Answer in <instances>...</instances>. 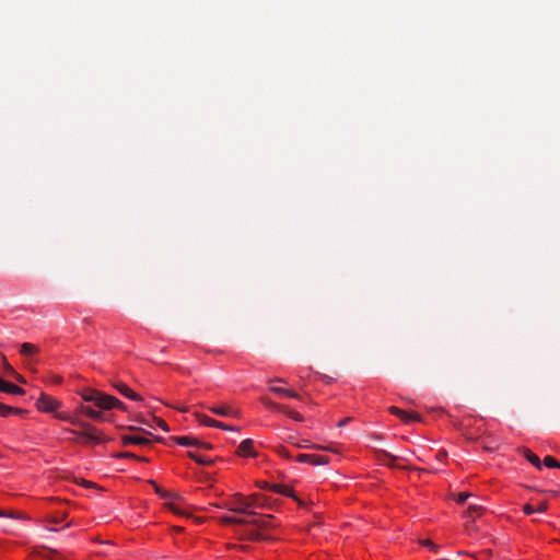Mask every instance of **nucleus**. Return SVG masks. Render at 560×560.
Returning a JSON list of instances; mask_svg holds the SVG:
<instances>
[{
    "label": "nucleus",
    "instance_id": "obj_1",
    "mask_svg": "<svg viewBox=\"0 0 560 560\" xmlns=\"http://www.w3.org/2000/svg\"><path fill=\"white\" fill-rule=\"evenodd\" d=\"M65 433L71 434L69 440L81 444H102L107 441L105 434L93 424L84 425L81 430L65 429Z\"/></svg>",
    "mask_w": 560,
    "mask_h": 560
},
{
    "label": "nucleus",
    "instance_id": "obj_2",
    "mask_svg": "<svg viewBox=\"0 0 560 560\" xmlns=\"http://www.w3.org/2000/svg\"><path fill=\"white\" fill-rule=\"evenodd\" d=\"M217 508L226 509L231 512L247 515L249 514L248 504L245 502V495L242 493H235L221 503L214 504Z\"/></svg>",
    "mask_w": 560,
    "mask_h": 560
},
{
    "label": "nucleus",
    "instance_id": "obj_3",
    "mask_svg": "<svg viewBox=\"0 0 560 560\" xmlns=\"http://www.w3.org/2000/svg\"><path fill=\"white\" fill-rule=\"evenodd\" d=\"M35 405L37 410L40 412L55 413L61 408L62 402L57 398H54L45 393H42L37 398Z\"/></svg>",
    "mask_w": 560,
    "mask_h": 560
},
{
    "label": "nucleus",
    "instance_id": "obj_4",
    "mask_svg": "<svg viewBox=\"0 0 560 560\" xmlns=\"http://www.w3.org/2000/svg\"><path fill=\"white\" fill-rule=\"evenodd\" d=\"M218 522L224 525H234V524H254L257 526H267L268 520L262 517H252V518H245V517H238V516H232V515H223L220 517H217Z\"/></svg>",
    "mask_w": 560,
    "mask_h": 560
},
{
    "label": "nucleus",
    "instance_id": "obj_5",
    "mask_svg": "<svg viewBox=\"0 0 560 560\" xmlns=\"http://www.w3.org/2000/svg\"><path fill=\"white\" fill-rule=\"evenodd\" d=\"M269 383H270V385H269L268 389L276 395H279L281 397L294 398V399L301 398V396L293 389L275 385V383H285V381L283 378L270 380Z\"/></svg>",
    "mask_w": 560,
    "mask_h": 560
},
{
    "label": "nucleus",
    "instance_id": "obj_6",
    "mask_svg": "<svg viewBox=\"0 0 560 560\" xmlns=\"http://www.w3.org/2000/svg\"><path fill=\"white\" fill-rule=\"evenodd\" d=\"M388 410L392 415L398 417L406 424L421 420V416L416 411L404 410L396 406L389 407Z\"/></svg>",
    "mask_w": 560,
    "mask_h": 560
},
{
    "label": "nucleus",
    "instance_id": "obj_7",
    "mask_svg": "<svg viewBox=\"0 0 560 560\" xmlns=\"http://www.w3.org/2000/svg\"><path fill=\"white\" fill-rule=\"evenodd\" d=\"M295 460L311 466H323L329 463V458L327 456L319 454H299Z\"/></svg>",
    "mask_w": 560,
    "mask_h": 560
},
{
    "label": "nucleus",
    "instance_id": "obj_8",
    "mask_svg": "<svg viewBox=\"0 0 560 560\" xmlns=\"http://www.w3.org/2000/svg\"><path fill=\"white\" fill-rule=\"evenodd\" d=\"M212 413L228 417V418H240L241 411L231 405H217L208 408Z\"/></svg>",
    "mask_w": 560,
    "mask_h": 560
},
{
    "label": "nucleus",
    "instance_id": "obj_9",
    "mask_svg": "<svg viewBox=\"0 0 560 560\" xmlns=\"http://www.w3.org/2000/svg\"><path fill=\"white\" fill-rule=\"evenodd\" d=\"M236 454L238 456L245 457V458L257 457V452L255 451L254 441L252 439L243 440L236 450Z\"/></svg>",
    "mask_w": 560,
    "mask_h": 560
},
{
    "label": "nucleus",
    "instance_id": "obj_10",
    "mask_svg": "<svg viewBox=\"0 0 560 560\" xmlns=\"http://www.w3.org/2000/svg\"><path fill=\"white\" fill-rule=\"evenodd\" d=\"M165 506L176 515L188 516V513L183 505V500L179 495L174 494L173 498L165 502Z\"/></svg>",
    "mask_w": 560,
    "mask_h": 560
},
{
    "label": "nucleus",
    "instance_id": "obj_11",
    "mask_svg": "<svg viewBox=\"0 0 560 560\" xmlns=\"http://www.w3.org/2000/svg\"><path fill=\"white\" fill-rule=\"evenodd\" d=\"M150 439L140 435V434H124L121 435V444L124 446L128 445H148L150 444Z\"/></svg>",
    "mask_w": 560,
    "mask_h": 560
},
{
    "label": "nucleus",
    "instance_id": "obj_12",
    "mask_svg": "<svg viewBox=\"0 0 560 560\" xmlns=\"http://www.w3.org/2000/svg\"><path fill=\"white\" fill-rule=\"evenodd\" d=\"M114 387L115 389L121 394L122 396L131 399V400H135V401H141L142 400V397L137 394L135 390H132L127 384L122 383V382H116L114 384Z\"/></svg>",
    "mask_w": 560,
    "mask_h": 560
},
{
    "label": "nucleus",
    "instance_id": "obj_13",
    "mask_svg": "<svg viewBox=\"0 0 560 560\" xmlns=\"http://www.w3.org/2000/svg\"><path fill=\"white\" fill-rule=\"evenodd\" d=\"M118 402V398L102 394L100 393V396L96 399L95 406L103 410H112L114 409V404Z\"/></svg>",
    "mask_w": 560,
    "mask_h": 560
},
{
    "label": "nucleus",
    "instance_id": "obj_14",
    "mask_svg": "<svg viewBox=\"0 0 560 560\" xmlns=\"http://www.w3.org/2000/svg\"><path fill=\"white\" fill-rule=\"evenodd\" d=\"M67 518V512L60 511L56 514L48 515L46 517V528L49 530H57L55 526L61 524Z\"/></svg>",
    "mask_w": 560,
    "mask_h": 560
},
{
    "label": "nucleus",
    "instance_id": "obj_15",
    "mask_svg": "<svg viewBox=\"0 0 560 560\" xmlns=\"http://www.w3.org/2000/svg\"><path fill=\"white\" fill-rule=\"evenodd\" d=\"M78 413H81L82 416H86V417L91 418L92 420H96V421L103 420V412L100 410H95L91 406H88V405H80L78 407Z\"/></svg>",
    "mask_w": 560,
    "mask_h": 560
},
{
    "label": "nucleus",
    "instance_id": "obj_16",
    "mask_svg": "<svg viewBox=\"0 0 560 560\" xmlns=\"http://www.w3.org/2000/svg\"><path fill=\"white\" fill-rule=\"evenodd\" d=\"M245 502H246V504H248V511H249L248 516H250V518L256 517L255 510L257 508L262 506V503L260 502V495L257 493H253L250 495H245Z\"/></svg>",
    "mask_w": 560,
    "mask_h": 560
},
{
    "label": "nucleus",
    "instance_id": "obj_17",
    "mask_svg": "<svg viewBox=\"0 0 560 560\" xmlns=\"http://www.w3.org/2000/svg\"><path fill=\"white\" fill-rule=\"evenodd\" d=\"M0 392L12 395H23L25 393V390L22 387L13 383L7 382L4 380L0 381Z\"/></svg>",
    "mask_w": 560,
    "mask_h": 560
},
{
    "label": "nucleus",
    "instance_id": "obj_18",
    "mask_svg": "<svg viewBox=\"0 0 560 560\" xmlns=\"http://www.w3.org/2000/svg\"><path fill=\"white\" fill-rule=\"evenodd\" d=\"M547 509L548 504L546 502H540L537 505L527 503L523 506V512L526 515H532L533 513H545Z\"/></svg>",
    "mask_w": 560,
    "mask_h": 560
},
{
    "label": "nucleus",
    "instance_id": "obj_19",
    "mask_svg": "<svg viewBox=\"0 0 560 560\" xmlns=\"http://www.w3.org/2000/svg\"><path fill=\"white\" fill-rule=\"evenodd\" d=\"M482 513H483L482 506L471 504L468 506L467 511L465 512L464 517L475 521L476 518L480 517L482 515Z\"/></svg>",
    "mask_w": 560,
    "mask_h": 560
},
{
    "label": "nucleus",
    "instance_id": "obj_20",
    "mask_svg": "<svg viewBox=\"0 0 560 560\" xmlns=\"http://www.w3.org/2000/svg\"><path fill=\"white\" fill-rule=\"evenodd\" d=\"M174 440H175L176 444H178L180 446H196L197 447L200 445V441L195 438H191V436H186V435L176 436Z\"/></svg>",
    "mask_w": 560,
    "mask_h": 560
},
{
    "label": "nucleus",
    "instance_id": "obj_21",
    "mask_svg": "<svg viewBox=\"0 0 560 560\" xmlns=\"http://www.w3.org/2000/svg\"><path fill=\"white\" fill-rule=\"evenodd\" d=\"M275 490H276V492L281 493L285 497L293 498L295 501L299 502V504H302V502L294 494V490L292 487L287 486V485H276Z\"/></svg>",
    "mask_w": 560,
    "mask_h": 560
},
{
    "label": "nucleus",
    "instance_id": "obj_22",
    "mask_svg": "<svg viewBox=\"0 0 560 560\" xmlns=\"http://www.w3.org/2000/svg\"><path fill=\"white\" fill-rule=\"evenodd\" d=\"M298 448H313V450H323V451H331L328 446L315 445L310 440H301L296 443H293Z\"/></svg>",
    "mask_w": 560,
    "mask_h": 560
},
{
    "label": "nucleus",
    "instance_id": "obj_23",
    "mask_svg": "<svg viewBox=\"0 0 560 560\" xmlns=\"http://www.w3.org/2000/svg\"><path fill=\"white\" fill-rule=\"evenodd\" d=\"M38 352V347L31 342L21 345L20 353L24 357H32Z\"/></svg>",
    "mask_w": 560,
    "mask_h": 560
},
{
    "label": "nucleus",
    "instance_id": "obj_24",
    "mask_svg": "<svg viewBox=\"0 0 560 560\" xmlns=\"http://www.w3.org/2000/svg\"><path fill=\"white\" fill-rule=\"evenodd\" d=\"M187 455L199 465L207 466L212 463L208 456L201 455L197 452L189 451L187 452Z\"/></svg>",
    "mask_w": 560,
    "mask_h": 560
},
{
    "label": "nucleus",
    "instance_id": "obj_25",
    "mask_svg": "<svg viewBox=\"0 0 560 560\" xmlns=\"http://www.w3.org/2000/svg\"><path fill=\"white\" fill-rule=\"evenodd\" d=\"M149 483L153 487L155 493L162 498V499H165V500H168L171 498L174 497V493H171L166 490H164L163 488H161L154 480H149Z\"/></svg>",
    "mask_w": 560,
    "mask_h": 560
},
{
    "label": "nucleus",
    "instance_id": "obj_26",
    "mask_svg": "<svg viewBox=\"0 0 560 560\" xmlns=\"http://www.w3.org/2000/svg\"><path fill=\"white\" fill-rule=\"evenodd\" d=\"M524 456L535 467H537L538 469L541 468L540 458L535 453H533L530 450H525L524 451Z\"/></svg>",
    "mask_w": 560,
    "mask_h": 560
},
{
    "label": "nucleus",
    "instance_id": "obj_27",
    "mask_svg": "<svg viewBox=\"0 0 560 560\" xmlns=\"http://www.w3.org/2000/svg\"><path fill=\"white\" fill-rule=\"evenodd\" d=\"M100 396V392L94 389H85L81 393V397L84 401L96 402L97 397Z\"/></svg>",
    "mask_w": 560,
    "mask_h": 560
},
{
    "label": "nucleus",
    "instance_id": "obj_28",
    "mask_svg": "<svg viewBox=\"0 0 560 560\" xmlns=\"http://www.w3.org/2000/svg\"><path fill=\"white\" fill-rule=\"evenodd\" d=\"M196 418L197 421L202 425L213 428L215 424V419H212L207 415L196 413Z\"/></svg>",
    "mask_w": 560,
    "mask_h": 560
},
{
    "label": "nucleus",
    "instance_id": "obj_29",
    "mask_svg": "<svg viewBox=\"0 0 560 560\" xmlns=\"http://www.w3.org/2000/svg\"><path fill=\"white\" fill-rule=\"evenodd\" d=\"M80 415H81V413H78V409H77L74 413H71V420H69V422H68V423L72 424V425H74V427H79V428H82V427H84V425H91V423L83 421V420L79 417Z\"/></svg>",
    "mask_w": 560,
    "mask_h": 560
},
{
    "label": "nucleus",
    "instance_id": "obj_30",
    "mask_svg": "<svg viewBox=\"0 0 560 560\" xmlns=\"http://www.w3.org/2000/svg\"><path fill=\"white\" fill-rule=\"evenodd\" d=\"M45 560H66L57 550L49 549L44 555Z\"/></svg>",
    "mask_w": 560,
    "mask_h": 560
},
{
    "label": "nucleus",
    "instance_id": "obj_31",
    "mask_svg": "<svg viewBox=\"0 0 560 560\" xmlns=\"http://www.w3.org/2000/svg\"><path fill=\"white\" fill-rule=\"evenodd\" d=\"M275 452L282 458H285V459H292V455L290 453V451L284 447L283 445H278L276 448H275Z\"/></svg>",
    "mask_w": 560,
    "mask_h": 560
},
{
    "label": "nucleus",
    "instance_id": "obj_32",
    "mask_svg": "<svg viewBox=\"0 0 560 560\" xmlns=\"http://www.w3.org/2000/svg\"><path fill=\"white\" fill-rule=\"evenodd\" d=\"M544 465L548 468H558L560 467V462H558L555 457L548 455L544 458Z\"/></svg>",
    "mask_w": 560,
    "mask_h": 560
},
{
    "label": "nucleus",
    "instance_id": "obj_33",
    "mask_svg": "<svg viewBox=\"0 0 560 560\" xmlns=\"http://www.w3.org/2000/svg\"><path fill=\"white\" fill-rule=\"evenodd\" d=\"M55 418L60 421L69 422V420H71V412L58 410L55 412Z\"/></svg>",
    "mask_w": 560,
    "mask_h": 560
},
{
    "label": "nucleus",
    "instance_id": "obj_34",
    "mask_svg": "<svg viewBox=\"0 0 560 560\" xmlns=\"http://www.w3.org/2000/svg\"><path fill=\"white\" fill-rule=\"evenodd\" d=\"M12 406L0 402V417L8 418L11 416Z\"/></svg>",
    "mask_w": 560,
    "mask_h": 560
},
{
    "label": "nucleus",
    "instance_id": "obj_35",
    "mask_svg": "<svg viewBox=\"0 0 560 560\" xmlns=\"http://www.w3.org/2000/svg\"><path fill=\"white\" fill-rule=\"evenodd\" d=\"M46 382L51 385H60L63 382V378L60 375L51 374L47 376Z\"/></svg>",
    "mask_w": 560,
    "mask_h": 560
},
{
    "label": "nucleus",
    "instance_id": "obj_36",
    "mask_svg": "<svg viewBox=\"0 0 560 560\" xmlns=\"http://www.w3.org/2000/svg\"><path fill=\"white\" fill-rule=\"evenodd\" d=\"M213 428H218V429H221V430H224V431H240L238 428H235V427H232V425H228L221 421H218L215 420V424Z\"/></svg>",
    "mask_w": 560,
    "mask_h": 560
},
{
    "label": "nucleus",
    "instance_id": "obj_37",
    "mask_svg": "<svg viewBox=\"0 0 560 560\" xmlns=\"http://www.w3.org/2000/svg\"><path fill=\"white\" fill-rule=\"evenodd\" d=\"M260 400H261V402H262L267 408H269V409H271V410H276V411H277L278 406H279V404H278V402H275V401L270 400V399H269V398H267V397H261V398H260Z\"/></svg>",
    "mask_w": 560,
    "mask_h": 560
},
{
    "label": "nucleus",
    "instance_id": "obj_38",
    "mask_svg": "<svg viewBox=\"0 0 560 560\" xmlns=\"http://www.w3.org/2000/svg\"><path fill=\"white\" fill-rule=\"evenodd\" d=\"M287 417H289L292 420L298 421V422L304 421V417L300 412L292 410L291 408H290Z\"/></svg>",
    "mask_w": 560,
    "mask_h": 560
},
{
    "label": "nucleus",
    "instance_id": "obj_39",
    "mask_svg": "<svg viewBox=\"0 0 560 560\" xmlns=\"http://www.w3.org/2000/svg\"><path fill=\"white\" fill-rule=\"evenodd\" d=\"M470 497V493L468 492H459L457 493L455 497H454V500L458 503V504H463L466 502V500Z\"/></svg>",
    "mask_w": 560,
    "mask_h": 560
},
{
    "label": "nucleus",
    "instance_id": "obj_40",
    "mask_svg": "<svg viewBox=\"0 0 560 560\" xmlns=\"http://www.w3.org/2000/svg\"><path fill=\"white\" fill-rule=\"evenodd\" d=\"M116 457L118 458H135V459H138V460H147L145 458H142V457H139L132 453H129V452H122V453H118L116 455Z\"/></svg>",
    "mask_w": 560,
    "mask_h": 560
},
{
    "label": "nucleus",
    "instance_id": "obj_41",
    "mask_svg": "<svg viewBox=\"0 0 560 560\" xmlns=\"http://www.w3.org/2000/svg\"><path fill=\"white\" fill-rule=\"evenodd\" d=\"M420 544H421L422 546H424V547H428L431 551H434V552H436V551H438V549H439V546H438V545H435V544H434L432 540H430V539H423V540H421V541H420Z\"/></svg>",
    "mask_w": 560,
    "mask_h": 560
},
{
    "label": "nucleus",
    "instance_id": "obj_42",
    "mask_svg": "<svg viewBox=\"0 0 560 560\" xmlns=\"http://www.w3.org/2000/svg\"><path fill=\"white\" fill-rule=\"evenodd\" d=\"M247 537L249 540H260L262 538L261 534L257 530H249Z\"/></svg>",
    "mask_w": 560,
    "mask_h": 560
},
{
    "label": "nucleus",
    "instance_id": "obj_43",
    "mask_svg": "<svg viewBox=\"0 0 560 560\" xmlns=\"http://www.w3.org/2000/svg\"><path fill=\"white\" fill-rule=\"evenodd\" d=\"M26 410L22 408L12 407L11 416H24Z\"/></svg>",
    "mask_w": 560,
    "mask_h": 560
},
{
    "label": "nucleus",
    "instance_id": "obj_44",
    "mask_svg": "<svg viewBox=\"0 0 560 560\" xmlns=\"http://www.w3.org/2000/svg\"><path fill=\"white\" fill-rule=\"evenodd\" d=\"M289 410H290V407L287 405H282V404H279L278 409H277V411H279L285 416L288 415Z\"/></svg>",
    "mask_w": 560,
    "mask_h": 560
},
{
    "label": "nucleus",
    "instance_id": "obj_45",
    "mask_svg": "<svg viewBox=\"0 0 560 560\" xmlns=\"http://www.w3.org/2000/svg\"><path fill=\"white\" fill-rule=\"evenodd\" d=\"M447 457V453L445 451H439L436 454V459L444 463Z\"/></svg>",
    "mask_w": 560,
    "mask_h": 560
},
{
    "label": "nucleus",
    "instance_id": "obj_46",
    "mask_svg": "<svg viewBox=\"0 0 560 560\" xmlns=\"http://www.w3.org/2000/svg\"><path fill=\"white\" fill-rule=\"evenodd\" d=\"M114 409L125 410V409H126V407H125L124 402H121V401L118 399V402H115V404H114Z\"/></svg>",
    "mask_w": 560,
    "mask_h": 560
},
{
    "label": "nucleus",
    "instance_id": "obj_47",
    "mask_svg": "<svg viewBox=\"0 0 560 560\" xmlns=\"http://www.w3.org/2000/svg\"><path fill=\"white\" fill-rule=\"evenodd\" d=\"M159 427L164 431H168V427H167L166 422L162 419L159 420Z\"/></svg>",
    "mask_w": 560,
    "mask_h": 560
},
{
    "label": "nucleus",
    "instance_id": "obj_48",
    "mask_svg": "<svg viewBox=\"0 0 560 560\" xmlns=\"http://www.w3.org/2000/svg\"><path fill=\"white\" fill-rule=\"evenodd\" d=\"M0 517H8V518H12V517H13V514H12V513H9V512H5V511L0 510Z\"/></svg>",
    "mask_w": 560,
    "mask_h": 560
},
{
    "label": "nucleus",
    "instance_id": "obj_49",
    "mask_svg": "<svg viewBox=\"0 0 560 560\" xmlns=\"http://www.w3.org/2000/svg\"><path fill=\"white\" fill-rule=\"evenodd\" d=\"M350 421V418H345L338 422V427H343Z\"/></svg>",
    "mask_w": 560,
    "mask_h": 560
},
{
    "label": "nucleus",
    "instance_id": "obj_50",
    "mask_svg": "<svg viewBox=\"0 0 560 560\" xmlns=\"http://www.w3.org/2000/svg\"><path fill=\"white\" fill-rule=\"evenodd\" d=\"M199 448H211V445L208 444V443H205V442H200V445L198 446Z\"/></svg>",
    "mask_w": 560,
    "mask_h": 560
},
{
    "label": "nucleus",
    "instance_id": "obj_51",
    "mask_svg": "<svg viewBox=\"0 0 560 560\" xmlns=\"http://www.w3.org/2000/svg\"><path fill=\"white\" fill-rule=\"evenodd\" d=\"M323 378L325 380V382H326V383H330V382L332 381V378H331V377H328V376H326V375H325Z\"/></svg>",
    "mask_w": 560,
    "mask_h": 560
},
{
    "label": "nucleus",
    "instance_id": "obj_52",
    "mask_svg": "<svg viewBox=\"0 0 560 560\" xmlns=\"http://www.w3.org/2000/svg\"><path fill=\"white\" fill-rule=\"evenodd\" d=\"M287 442H289V443H291V444L295 443L292 436H289V438L287 439Z\"/></svg>",
    "mask_w": 560,
    "mask_h": 560
},
{
    "label": "nucleus",
    "instance_id": "obj_53",
    "mask_svg": "<svg viewBox=\"0 0 560 560\" xmlns=\"http://www.w3.org/2000/svg\"><path fill=\"white\" fill-rule=\"evenodd\" d=\"M182 412H186L188 409L186 407L179 408Z\"/></svg>",
    "mask_w": 560,
    "mask_h": 560
},
{
    "label": "nucleus",
    "instance_id": "obj_54",
    "mask_svg": "<svg viewBox=\"0 0 560 560\" xmlns=\"http://www.w3.org/2000/svg\"><path fill=\"white\" fill-rule=\"evenodd\" d=\"M71 525L70 522L66 523L63 527H69Z\"/></svg>",
    "mask_w": 560,
    "mask_h": 560
},
{
    "label": "nucleus",
    "instance_id": "obj_55",
    "mask_svg": "<svg viewBox=\"0 0 560 560\" xmlns=\"http://www.w3.org/2000/svg\"><path fill=\"white\" fill-rule=\"evenodd\" d=\"M1 380H2V378L0 377V381H1Z\"/></svg>",
    "mask_w": 560,
    "mask_h": 560
}]
</instances>
